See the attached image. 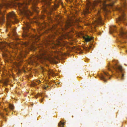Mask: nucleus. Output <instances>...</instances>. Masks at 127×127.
<instances>
[{
	"instance_id": "f8f14e48",
	"label": "nucleus",
	"mask_w": 127,
	"mask_h": 127,
	"mask_svg": "<svg viewBox=\"0 0 127 127\" xmlns=\"http://www.w3.org/2000/svg\"><path fill=\"white\" fill-rule=\"evenodd\" d=\"M9 107L10 109L12 110L14 109V107L13 105L11 104H9Z\"/></svg>"
},
{
	"instance_id": "1a4fd4ad",
	"label": "nucleus",
	"mask_w": 127,
	"mask_h": 127,
	"mask_svg": "<svg viewBox=\"0 0 127 127\" xmlns=\"http://www.w3.org/2000/svg\"><path fill=\"white\" fill-rule=\"evenodd\" d=\"M64 123H63L61 121L59 124V127H64Z\"/></svg>"
},
{
	"instance_id": "b1692460",
	"label": "nucleus",
	"mask_w": 127,
	"mask_h": 127,
	"mask_svg": "<svg viewBox=\"0 0 127 127\" xmlns=\"http://www.w3.org/2000/svg\"><path fill=\"white\" fill-rule=\"evenodd\" d=\"M124 76V75L123 74L122 75V77H123Z\"/></svg>"
},
{
	"instance_id": "0eeeda50",
	"label": "nucleus",
	"mask_w": 127,
	"mask_h": 127,
	"mask_svg": "<svg viewBox=\"0 0 127 127\" xmlns=\"http://www.w3.org/2000/svg\"><path fill=\"white\" fill-rule=\"evenodd\" d=\"M0 14L2 16L1 18H0V24H2L5 21L4 18L3 17L4 14L2 13L0 11Z\"/></svg>"
},
{
	"instance_id": "393cba45",
	"label": "nucleus",
	"mask_w": 127,
	"mask_h": 127,
	"mask_svg": "<svg viewBox=\"0 0 127 127\" xmlns=\"http://www.w3.org/2000/svg\"><path fill=\"white\" fill-rule=\"evenodd\" d=\"M91 47V46H90L89 48V49H90Z\"/></svg>"
},
{
	"instance_id": "20e7f679",
	"label": "nucleus",
	"mask_w": 127,
	"mask_h": 127,
	"mask_svg": "<svg viewBox=\"0 0 127 127\" xmlns=\"http://www.w3.org/2000/svg\"><path fill=\"white\" fill-rule=\"evenodd\" d=\"M106 1L105 0H104L103 2H101V1H95L93 3V5L94 6H95L99 2H100L101 3V4H102L103 6V8L104 9H105V7L107 6V5H109L108 4H105V3L106 2Z\"/></svg>"
},
{
	"instance_id": "39448f33",
	"label": "nucleus",
	"mask_w": 127,
	"mask_h": 127,
	"mask_svg": "<svg viewBox=\"0 0 127 127\" xmlns=\"http://www.w3.org/2000/svg\"><path fill=\"white\" fill-rule=\"evenodd\" d=\"M91 4L90 2H89L87 4V7L86 9L83 12V14H86L89 13L90 12L89 7Z\"/></svg>"
},
{
	"instance_id": "4468645a",
	"label": "nucleus",
	"mask_w": 127,
	"mask_h": 127,
	"mask_svg": "<svg viewBox=\"0 0 127 127\" xmlns=\"http://www.w3.org/2000/svg\"><path fill=\"white\" fill-rule=\"evenodd\" d=\"M118 69H119L120 71H121L122 70V68L121 66H119L118 67Z\"/></svg>"
},
{
	"instance_id": "2eb2a0df",
	"label": "nucleus",
	"mask_w": 127,
	"mask_h": 127,
	"mask_svg": "<svg viewBox=\"0 0 127 127\" xmlns=\"http://www.w3.org/2000/svg\"><path fill=\"white\" fill-rule=\"evenodd\" d=\"M125 33L124 32V31H121L120 32V34L121 35H122L123 34H124Z\"/></svg>"
},
{
	"instance_id": "6ab92c4d",
	"label": "nucleus",
	"mask_w": 127,
	"mask_h": 127,
	"mask_svg": "<svg viewBox=\"0 0 127 127\" xmlns=\"http://www.w3.org/2000/svg\"><path fill=\"white\" fill-rule=\"evenodd\" d=\"M18 22V20H15V22L17 23Z\"/></svg>"
},
{
	"instance_id": "aec40b11",
	"label": "nucleus",
	"mask_w": 127,
	"mask_h": 127,
	"mask_svg": "<svg viewBox=\"0 0 127 127\" xmlns=\"http://www.w3.org/2000/svg\"><path fill=\"white\" fill-rule=\"evenodd\" d=\"M109 5L111 6H112L113 5V4H109Z\"/></svg>"
},
{
	"instance_id": "9d476101",
	"label": "nucleus",
	"mask_w": 127,
	"mask_h": 127,
	"mask_svg": "<svg viewBox=\"0 0 127 127\" xmlns=\"http://www.w3.org/2000/svg\"><path fill=\"white\" fill-rule=\"evenodd\" d=\"M50 75L53 74L54 73V71L52 70H50L48 71Z\"/></svg>"
},
{
	"instance_id": "ddd939ff",
	"label": "nucleus",
	"mask_w": 127,
	"mask_h": 127,
	"mask_svg": "<svg viewBox=\"0 0 127 127\" xmlns=\"http://www.w3.org/2000/svg\"><path fill=\"white\" fill-rule=\"evenodd\" d=\"M29 24L28 23V24H26V29H29L30 28V26L29 25Z\"/></svg>"
},
{
	"instance_id": "4be33fe9",
	"label": "nucleus",
	"mask_w": 127,
	"mask_h": 127,
	"mask_svg": "<svg viewBox=\"0 0 127 127\" xmlns=\"http://www.w3.org/2000/svg\"><path fill=\"white\" fill-rule=\"evenodd\" d=\"M5 111H7V110L6 109H5Z\"/></svg>"
},
{
	"instance_id": "f257e3e1",
	"label": "nucleus",
	"mask_w": 127,
	"mask_h": 127,
	"mask_svg": "<svg viewBox=\"0 0 127 127\" xmlns=\"http://www.w3.org/2000/svg\"><path fill=\"white\" fill-rule=\"evenodd\" d=\"M18 6L21 14L28 16L32 15L30 11L27 9V7L26 3H19L18 4Z\"/></svg>"
},
{
	"instance_id": "f3484780",
	"label": "nucleus",
	"mask_w": 127,
	"mask_h": 127,
	"mask_svg": "<svg viewBox=\"0 0 127 127\" xmlns=\"http://www.w3.org/2000/svg\"><path fill=\"white\" fill-rule=\"evenodd\" d=\"M37 82L38 83H40V80H39L38 81H37Z\"/></svg>"
},
{
	"instance_id": "7ed1b4c3",
	"label": "nucleus",
	"mask_w": 127,
	"mask_h": 127,
	"mask_svg": "<svg viewBox=\"0 0 127 127\" xmlns=\"http://www.w3.org/2000/svg\"><path fill=\"white\" fill-rule=\"evenodd\" d=\"M95 17L96 19V20L94 24H101L102 20L101 19L99 13L97 15L95 16Z\"/></svg>"
},
{
	"instance_id": "f03ea898",
	"label": "nucleus",
	"mask_w": 127,
	"mask_h": 127,
	"mask_svg": "<svg viewBox=\"0 0 127 127\" xmlns=\"http://www.w3.org/2000/svg\"><path fill=\"white\" fill-rule=\"evenodd\" d=\"M15 15L14 13L13 12L11 13H10L8 14L7 15V25H10V22H10V18H14L15 16Z\"/></svg>"
},
{
	"instance_id": "423d86ee",
	"label": "nucleus",
	"mask_w": 127,
	"mask_h": 127,
	"mask_svg": "<svg viewBox=\"0 0 127 127\" xmlns=\"http://www.w3.org/2000/svg\"><path fill=\"white\" fill-rule=\"evenodd\" d=\"M83 38L85 40L86 42H88L92 39V38L90 37L89 36L86 35L83 36Z\"/></svg>"
},
{
	"instance_id": "a878e982",
	"label": "nucleus",
	"mask_w": 127,
	"mask_h": 127,
	"mask_svg": "<svg viewBox=\"0 0 127 127\" xmlns=\"http://www.w3.org/2000/svg\"><path fill=\"white\" fill-rule=\"evenodd\" d=\"M25 29V28H23V29Z\"/></svg>"
},
{
	"instance_id": "dca6fc26",
	"label": "nucleus",
	"mask_w": 127,
	"mask_h": 127,
	"mask_svg": "<svg viewBox=\"0 0 127 127\" xmlns=\"http://www.w3.org/2000/svg\"><path fill=\"white\" fill-rule=\"evenodd\" d=\"M104 74L106 75H108V73L107 72H104Z\"/></svg>"
},
{
	"instance_id": "6e6552de",
	"label": "nucleus",
	"mask_w": 127,
	"mask_h": 127,
	"mask_svg": "<svg viewBox=\"0 0 127 127\" xmlns=\"http://www.w3.org/2000/svg\"><path fill=\"white\" fill-rule=\"evenodd\" d=\"M45 59L49 60L51 63H54L55 62V60L52 58L48 57L45 58Z\"/></svg>"
},
{
	"instance_id": "412c9836",
	"label": "nucleus",
	"mask_w": 127,
	"mask_h": 127,
	"mask_svg": "<svg viewBox=\"0 0 127 127\" xmlns=\"http://www.w3.org/2000/svg\"><path fill=\"white\" fill-rule=\"evenodd\" d=\"M41 68V69H42V70H43V69H44V68H43V67H42Z\"/></svg>"
},
{
	"instance_id": "9b49d317",
	"label": "nucleus",
	"mask_w": 127,
	"mask_h": 127,
	"mask_svg": "<svg viewBox=\"0 0 127 127\" xmlns=\"http://www.w3.org/2000/svg\"><path fill=\"white\" fill-rule=\"evenodd\" d=\"M123 16H122L121 17L119 18L118 20H117V22H118V21H120L122 19H123Z\"/></svg>"
},
{
	"instance_id": "a211bd4d",
	"label": "nucleus",
	"mask_w": 127,
	"mask_h": 127,
	"mask_svg": "<svg viewBox=\"0 0 127 127\" xmlns=\"http://www.w3.org/2000/svg\"><path fill=\"white\" fill-rule=\"evenodd\" d=\"M46 87H46L44 86V87H43V88H44V89H46Z\"/></svg>"
},
{
	"instance_id": "5701e85b",
	"label": "nucleus",
	"mask_w": 127,
	"mask_h": 127,
	"mask_svg": "<svg viewBox=\"0 0 127 127\" xmlns=\"http://www.w3.org/2000/svg\"><path fill=\"white\" fill-rule=\"evenodd\" d=\"M2 113H0V115H2Z\"/></svg>"
},
{
	"instance_id": "bb28decb",
	"label": "nucleus",
	"mask_w": 127,
	"mask_h": 127,
	"mask_svg": "<svg viewBox=\"0 0 127 127\" xmlns=\"http://www.w3.org/2000/svg\"><path fill=\"white\" fill-rule=\"evenodd\" d=\"M1 7V6H0V7Z\"/></svg>"
}]
</instances>
